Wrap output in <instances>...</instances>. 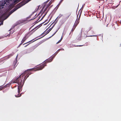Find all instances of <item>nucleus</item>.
Masks as SVG:
<instances>
[{"label":"nucleus","mask_w":121,"mask_h":121,"mask_svg":"<svg viewBox=\"0 0 121 121\" xmlns=\"http://www.w3.org/2000/svg\"><path fill=\"white\" fill-rule=\"evenodd\" d=\"M29 41V42H27V43H24V44H23V45H24V44H27V43H28L30 42V41Z\"/></svg>","instance_id":"nucleus-19"},{"label":"nucleus","mask_w":121,"mask_h":121,"mask_svg":"<svg viewBox=\"0 0 121 121\" xmlns=\"http://www.w3.org/2000/svg\"><path fill=\"white\" fill-rule=\"evenodd\" d=\"M29 75H28L26 76V75L25 76L23 81L22 82V80H20L18 81L17 82L15 83H17L18 84V94L17 95V96L16 95H15V96L16 97H20L21 96V94H20V95L19 94L20 93L22 90V88L23 86V85L24 83V82L26 80L27 78L29 76Z\"/></svg>","instance_id":"nucleus-1"},{"label":"nucleus","mask_w":121,"mask_h":121,"mask_svg":"<svg viewBox=\"0 0 121 121\" xmlns=\"http://www.w3.org/2000/svg\"><path fill=\"white\" fill-rule=\"evenodd\" d=\"M24 4H22V3H20L19 4H18L17 5L16 7H15L14 9H13L12 10H11L10 12V14H11L12 13L16 11L18 9L20 8Z\"/></svg>","instance_id":"nucleus-4"},{"label":"nucleus","mask_w":121,"mask_h":121,"mask_svg":"<svg viewBox=\"0 0 121 121\" xmlns=\"http://www.w3.org/2000/svg\"><path fill=\"white\" fill-rule=\"evenodd\" d=\"M4 86H0V91L4 89Z\"/></svg>","instance_id":"nucleus-11"},{"label":"nucleus","mask_w":121,"mask_h":121,"mask_svg":"<svg viewBox=\"0 0 121 121\" xmlns=\"http://www.w3.org/2000/svg\"><path fill=\"white\" fill-rule=\"evenodd\" d=\"M59 29H57L56 30V31L55 32V33L52 36H53L56 33V32L58 31L59 30Z\"/></svg>","instance_id":"nucleus-10"},{"label":"nucleus","mask_w":121,"mask_h":121,"mask_svg":"<svg viewBox=\"0 0 121 121\" xmlns=\"http://www.w3.org/2000/svg\"><path fill=\"white\" fill-rule=\"evenodd\" d=\"M82 45H77L76 46V47H81L82 46Z\"/></svg>","instance_id":"nucleus-27"},{"label":"nucleus","mask_w":121,"mask_h":121,"mask_svg":"<svg viewBox=\"0 0 121 121\" xmlns=\"http://www.w3.org/2000/svg\"><path fill=\"white\" fill-rule=\"evenodd\" d=\"M79 19H78L77 20H76L75 22V23L78 24V23H79Z\"/></svg>","instance_id":"nucleus-12"},{"label":"nucleus","mask_w":121,"mask_h":121,"mask_svg":"<svg viewBox=\"0 0 121 121\" xmlns=\"http://www.w3.org/2000/svg\"><path fill=\"white\" fill-rule=\"evenodd\" d=\"M47 12L44 14V15L42 17V18H41V19L40 20H39V21H40L46 15V14H47Z\"/></svg>","instance_id":"nucleus-14"},{"label":"nucleus","mask_w":121,"mask_h":121,"mask_svg":"<svg viewBox=\"0 0 121 121\" xmlns=\"http://www.w3.org/2000/svg\"><path fill=\"white\" fill-rule=\"evenodd\" d=\"M61 1H62L63 0H61Z\"/></svg>","instance_id":"nucleus-33"},{"label":"nucleus","mask_w":121,"mask_h":121,"mask_svg":"<svg viewBox=\"0 0 121 121\" xmlns=\"http://www.w3.org/2000/svg\"><path fill=\"white\" fill-rule=\"evenodd\" d=\"M120 3H119L117 5L116 7V8L119 5Z\"/></svg>","instance_id":"nucleus-26"},{"label":"nucleus","mask_w":121,"mask_h":121,"mask_svg":"<svg viewBox=\"0 0 121 121\" xmlns=\"http://www.w3.org/2000/svg\"><path fill=\"white\" fill-rule=\"evenodd\" d=\"M91 32L92 33V34H94V31H91V30L90 31H89V32Z\"/></svg>","instance_id":"nucleus-18"},{"label":"nucleus","mask_w":121,"mask_h":121,"mask_svg":"<svg viewBox=\"0 0 121 121\" xmlns=\"http://www.w3.org/2000/svg\"><path fill=\"white\" fill-rule=\"evenodd\" d=\"M40 17H39H39H38L37 18H38V20H39V19L40 18Z\"/></svg>","instance_id":"nucleus-28"},{"label":"nucleus","mask_w":121,"mask_h":121,"mask_svg":"<svg viewBox=\"0 0 121 121\" xmlns=\"http://www.w3.org/2000/svg\"><path fill=\"white\" fill-rule=\"evenodd\" d=\"M78 25L77 24H76L75 23H74V25L73 26V29H74H74H73V30H74L75 28L76 27V26H77V25Z\"/></svg>","instance_id":"nucleus-9"},{"label":"nucleus","mask_w":121,"mask_h":121,"mask_svg":"<svg viewBox=\"0 0 121 121\" xmlns=\"http://www.w3.org/2000/svg\"><path fill=\"white\" fill-rule=\"evenodd\" d=\"M30 43H29V44H27V45H26V46H25L24 47H26L27 46H28Z\"/></svg>","instance_id":"nucleus-25"},{"label":"nucleus","mask_w":121,"mask_h":121,"mask_svg":"<svg viewBox=\"0 0 121 121\" xmlns=\"http://www.w3.org/2000/svg\"><path fill=\"white\" fill-rule=\"evenodd\" d=\"M47 12L44 14V15L42 17V18H41V19L40 20H39V21H40L46 15V14H47Z\"/></svg>","instance_id":"nucleus-16"},{"label":"nucleus","mask_w":121,"mask_h":121,"mask_svg":"<svg viewBox=\"0 0 121 121\" xmlns=\"http://www.w3.org/2000/svg\"><path fill=\"white\" fill-rule=\"evenodd\" d=\"M52 3V2H50L49 3V6H50L51 4Z\"/></svg>","instance_id":"nucleus-23"},{"label":"nucleus","mask_w":121,"mask_h":121,"mask_svg":"<svg viewBox=\"0 0 121 121\" xmlns=\"http://www.w3.org/2000/svg\"><path fill=\"white\" fill-rule=\"evenodd\" d=\"M47 8H46L44 9V12L46 11V10H47Z\"/></svg>","instance_id":"nucleus-21"},{"label":"nucleus","mask_w":121,"mask_h":121,"mask_svg":"<svg viewBox=\"0 0 121 121\" xmlns=\"http://www.w3.org/2000/svg\"><path fill=\"white\" fill-rule=\"evenodd\" d=\"M30 74H31V73L29 75H30Z\"/></svg>","instance_id":"nucleus-35"},{"label":"nucleus","mask_w":121,"mask_h":121,"mask_svg":"<svg viewBox=\"0 0 121 121\" xmlns=\"http://www.w3.org/2000/svg\"><path fill=\"white\" fill-rule=\"evenodd\" d=\"M47 12L44 14V15L42 17V18H41V19L40 20H39V21H40L46 15V14H47Z\"/></svg>","instance_id":"nucleus-13"},{"label":"nucleus","mask_w":121,"mask_h":121,"mask_svg":"<svg viewBox=\"0 0 121 121\" xmlns=\"http://www.w3.org/2000/svg\"><path fill=\"white\" fill-rule=\"evenodd\" d=\"M83 29H82L81 31V32L78 35V40H81V37L82 35V32L83 31Z\"/></svg>","instance_id":"nucleus-8"},{"label":"nucleus","mask_w":121,"mask_h":121,"mask_svg":"<svg viewBox=\"0 0 121 121\" xmlns=\"http://www.w3.org/2000/svg\"><path fill=\"white\" fill-rule=\"evenodd\" d=\"M34 68H32L29 69L28 70H26L23 73L21 74L18 78H17L16 79H15L13 81V83H15L16 82H17L19 81L20 80H22V79L23 77H22L24 76L25 74L26 73L27 71H32L34 70Z\"/></svg>","instance_id":"nucleus-3"},{"label":"nucleus","mask_w":121,"mask_h":121,"mask_svg":"<svg viewBox=\"0 0 121 121\" xmlns=\"http://www.w3.org/2000/svg\"><path fill=\"white\" fill-rule=\"evenodd\" d=\"M47 12L44 14V15L42 17V18H41V19L40 20H39V21H40L46 15V14H47Z\"/></svg>","instance_id":"nucleus-15"},{"label":"nucleus","mask_w":121,"mask_h":121,"mask_svg":"<svg viewBox=\"0 0 121 121\" xmlns=\"http://www.w3.org/2000/svg\"><path fill=\"white\" fill-rule=\"evenodd\" d=\"M92 27H90V29L89 30V31L90 30H91V29H92Z\"/></svg>","instance_id":"nucleus-30"},{"label":"nucleus","mask_w":121,"mask_h":121,"mask_svg":"<svg viewBox=\"0 0 121 121\" xmlns=\"http://www.w3.org/2000/svg\"><path fill=\"white\" fill-rule=\"evenodd\" d=\"M62 37L61 38V39H60V40H61V41L62 40Z\"/></svg>","instance_id":"nucleus-31"},{"label":"nucleus","mask_w":121,"mask_h":121,"mask_svg":"<svg viewBox=\"0 0 121 121\" xmlns=\"http://www.w3.org/2000/svg\"><path fill=\"white\" fill-rule=\"evenodd\" d=\"M61 40H59V41L56 43L57 44L59 43L61 41Z\"/></svg>","instance_id":"nucleus-20"},{"label":"nucleus","mask_w":121,"mask_h":121,"mask_svg":"<svg viewBox=\"0 0 121 121\" xmlns=\"http://www.w3.org/2000/svg\"><path fill=\"white\" fill-rule=\"evenodd\" d=\"M80 17V15L79 16V17Z\"/></svg>","instance_id":"nucleus-34"},{"label":"nucleus","mask_w":121,"mask_h":121,"mask_svg":"<svg viewBox=\"0 0 121 121\" xmlns=\"http://www.w3.org/2000/svg\"><path fill=\"white\" fill-rule=\"evenodd\" d=\"M73 29H73H72V30H71V31H72V32H73V30H73V29Z\"/></svg>","instance_id":"nucleus-29"},{"label":"nucleus","mask_w":121,"mask_h":121,"mask_svg":"<svg viewBox=\"0 0 121 121\" xmlns=\"http://www.w3.org/2000/svg\"><path fill=\"white\" fill-rule=\"evenodd\" d=\"M96 35H91L88 36V37H93V36H96Z\"/></svg>","instance_id":"nucleus-17"},{"label":"nucleus","mask_w":121,"mask_h":121,"mask_svg":"<svg viewBox=\"0 0 121 121\" xmlns=\"http://www.w3.org/2000/svg\"><path fill=\"white\" fill-rule=\"evenodd\" d=\"M9 1V0H5L3 3H0V8L2 9L4 5L6 3V2H7L8 4V3Z\"/></svg>","instance_id":"nucleus-5"},{"label":"nucleus","mask_w":121,"mask_h":121,"mask_svg":"<svg viewBox=\"0 0 121 121\" xmlns=\"http://www.w3.org/2000/svg\"><path fill=\"white\" fill-rule=\"evenodd\" d=\"M3 24V22H1L0 24V25H2Z\"/></svg>","instance_id":"nucleus-24"},{"label":"nucleus","mask_w":121,"mask_h":121,"mask_svg":"<svg viewBox=\"0 0 121 121\" xmlns=\"http://www.w3.org/2000/svg\"><path fill=\"white\" fill-rule=\"evenodd\" d=\"M55 24H54V25H53L52 26V27L51 28H50L45 33V32L46 31H44V32H43L42 34L43 35V34H45V33H46V34L44 35V36L45 35H47V34H48V33H49L51 30L52 29V28H53V27H54V26H55Z\"/></svg>","instance_id":"nucleus-7"},{"label":"nucleus","mask_w":121,"mask_h":121,"mask_svg":"<svg viewBox=\"0 0 121 121\" xmlns=\"http://www.w3.org/2000/svg\"><path fill=\"white\" fill-rule=\"evenodd\" d=\"M46 66V65L44 64L38 66L37 69H36V70H41L43 69L44 67V66Z\"/></svg>","instance_id":"nucleus-6"},{"label":"nucleus","mask_w":121,"mask_h":121,"mask_svg":"<svg viewBox=\"0 0 121 121\" xmlns=\"http://www.w3.org/2000/svg\"><path fill=\"white\" fill-rule=\"evenodd\" d=\"M36 28V27L35 28H34L31 31H30V32L28 33L25 35V36L23 37L22 41H21V43L18 46V47H19L21 46V45L22 43H23L27 39L28 37H27V36L29 34H30L29 35V36H30L36 30H35L34 31L33 30Z\"/></svg>","instance_id":"nucleus-2"},{"label":"nucleus","mask_w":121,"mask_h":121,"mask_svg":"<svg viewBox=\"0 0 121 121\" xmlns=\"http://www.w3.org/2000/svg\"><path fill=\"white\" fill-rule=\"evenodd\" d=\"M52 25V24H51V26Z\"/></svg>","instance_id":"nucleus-32"},{"label":"nucleus","mask_w":121,"mask_h":121,"mask_svg":"<svg viewBox=\"0 0 121 121\" xmlns=\"http://www.w3.org/2000/svg\"><path fill=\"white\" fill-rule=\"evenodd\" d=\"M70 16V15H69L67 17H66V18L67 19L69 17V16Z\"/></svg>","instance_id":"nucleus-22"}]
</instances>
